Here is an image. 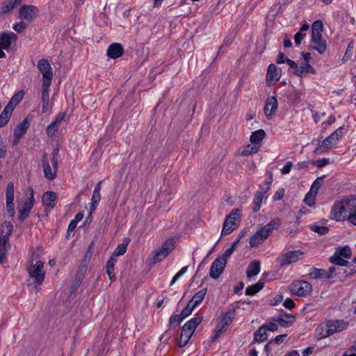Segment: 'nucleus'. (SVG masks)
Instances as JSON below:
<instances>
[{"label": "nucleus", "instance_id": "33", "mask_svg": "<svg viewBox=\"0 0 356 356\" xmlns=\"http://www.w3.org/2000/svg\"><path fill=\"white\" fill-rule=\"evenodd\" d=\"M207 289H203L197 291L192 298V299L189 301L191 303H192L193 305H194L195 307L198 306L204 300L206 294H207Z\"/></svg>", "mask_w": 356, "mask_h": 356}, {"label": "nucleus", "instance_id": "39", "mask_svg": "<svg viewBox=\"0 0 356 356\" xmlns=\"http://www.w3.org/2000/svg\"><path fill=\"white\" fill-rule=\"evenodd\" d=\"M330 261L340 266H346L348 264V262L344 259V258L337 254L336 252L334 254L330 257Z\"/></svg>", "mask_w": 356, "mask_h": 356}, {"label": "nucleus", "instance_id": "29", "mask_svg": "<svg viewBox=\"0 0 356 356\" xmlns=\"http://www.w3.org/2000/svg\"><path fill=\"white\" fill-rule=\"evenodd\" d=\"M22 0H6L0 7V14H5L10 12L17 6H19Z\"/></svg>", "mask_w": 356, "mask_h": 356}, {"label": "nucleus", "instance_id": "23", "mask_svg": "<svg viewBox=\"0 0 356 356\" xmlns=\"http://www.w3.org/2000/svg\"><path fill=\"white\" fill-rule=\"evenodd\" d=\"M38 68L42 75V78L53 76L52 67L47 59H40L38 62Z\"/></svg>", "mask_w": 356, "mask_h": 356}, {"label": "nucleus", "instance_id": "21", "mask_svg": "<svg viewBox=\"0 0 356 356\" xmlns=\"http://www.w3.org/2000/svg\"><path fill=\"white\" fill-rule=\"evenodd\" d=\"M65 116V113H59L56 115L55 120L49 124L47 129V132L49 136L52 137L56 134V133L58 131V127L61 124Z\"/></svg>", "mask_w": 356, "mask_h": 356}, {"label": "nucleus", "instance_id": "35", "mask_svg": "<svg viewBox=\"0 0 356 356\" xmlns=\"http://www.w3.org/2000/svg\"><path fill=\"white\" fill-rule=\"evenodd\" d=\"M116 262L117 259L111 256L106 263V273L111 280H114L115 277L114 266Z\"/></svg>", "mask_w": 356, "mask_h": 356}, {"label": "nucleus", "instance_id": "28", "mask_svg": "<svg viewBox=\"0 0 356 356\" xmlns=\"http://www.w3.org/2000/svg\"><path fill=\"white\" fill-rule=\"evenodd\" d=\"M266 136V133L263 129H259L252 133L250 141L252 145H254L258 146L259 148H261V142Z\"/></svg>", "mask_w": 356, "mask_h": 356}, {"label": "nucleus", "instance_id": "15", "mask_svg": "<svg viewBox=\"0 0 356 356\" xmlns=\"http://www.w3.org/2000/svg\"><path fill=\"white\" fill-rule=\"evenodd\" d=\"M234 317V313L233 311H229L222 316L216 326V337L219 336L225 330L226 327L232 322Z\"/></svg>", "mask_w": 356, "mask_h": 356}, {"label": "nucleus", "instance_id": "42", "mask_svg": "<svg viewBox=\"0 0 356 356\" xmlns=\"http://www.w3.org/2000/svg\"><path fill=\"white\" fill-rule=\"evenodd\" d=\"M23 98V92H19L15 94L6 106H10V108H12L13 111L15 107L21 102Z\"/></svg>", "mask_w": 356, "mask_h": 356}, {"label": "nucleus", "instance_id": "1", "mask_svg": "<svg viewBox=\"0 0 356 356\" xmlns=\"http://www.w3.org/2000/svg\"><path fill=\"white\" fill-rule=\"evenodd\" d=\"M355 207H356V198H343L333 204L329 217L331 220L337 222L345 221Z\"/></svg>", "mask_w": 356, "mask_h": 356}, {"label": "nucleus", "instance_id": "3", "mask_svg": "<svg viewBox=\"0 0 356 356\" xmlns=\"http://www.w3.org/2000/svg\"><path fill=\"white\" fill-rule=\"evenodd\" d=\"M13 226L10 222H4L0 227V264L6 259L7 252L10 248L9 236L13 232Z\"/></svg>", "mask_w": 356, "mask_h": 356}, {"label": "nucleus", "instance_id": "53", "mask_svg": "<svg viewBox=\"0 0 356 356\" xmlns=\"http://www.w3.org/2000/svg\"><path fill=\"white\" fill-rule=\"evenodd\" d=\"M306 33H302V31H299L297 33H296L294 36V40L296 44V45H300L302 40L305 38Z\"/></svg>", "mask_w": 356, "mask_h": 356}, {"label": "nucleus", "instance_id": "19", "mask_svg": "<svg viewBox=\"0 0 356 356\" xmlns=\"http://www.w3.org/2000/svg\"><path fill=\"white\" fill-rule=\"evenodd\" d=\"M280 72L274 64H270L266 74V82L268 86L274 85L280 78Z\"/></svg>", "mask_w": 356, "mask_h": 356}, {"label": "nucleus", "instance_id": "41", "mask_svg": "<svg viewBox=\"0 0 356 356\" xmlns=\"http://www.w3.org/2000/svg\"><path fill=\"white\" fill-rule=\"evenodd\" d=\"M323 24L322 21L316 20L312 25V35H322Z\"/></svg>", "mask_w": 356, "mask_h": 356}, {"label": "nucleus", "instance_id": "30", "mask_svg": "<svg viewBox=\"0 0 356 356\" xmlns=\"http://www.w3.org/2000/svg\"><path fill=\"white\" fill-rule=\"evenodd\" d=\"M309 277L314 280L318 279H330V273H327V271L325 269L321 268H314L309 273Z\"/></svg>", "mask_w": 356, "mask_h": 356}, {"label": "nucleus", "instance_id": "47", "mask_svg": "<svg viewBox=\"0 0 356 356\" xmlns=\"http://www.w3.org/2000/svg\"><path fill=\"white\" fill-rule=\"evenodd\" d=\"M184 318L179 314H175L170 318V325L177 327Z\"/></svg>", "mask_w": 356, "mask_h": 356}, {"label": "nucleus", "instance_id": "6", "mask_svg": "<svg viewBox=\"0 0 356 356\" xmlns=\"http://www.w3.org/2000/svg\"><path fill=\"white\" fill-rule=\"evenodd\" d=\"M240 222L241 210L238 209H232L231 212L225 217L221 231V234L227 235L232 233L239 226Z\"/></svg>", "mask_w": 356, "mask_h": 356}, {"label": "nucleus", "instance_id": "18", "mask_svg": "<svg viewBox=\"0 0 356 356\" xmlns=\"http://www.w3.org/2000/svg\"><path fill=\"white\" fill-rule=\"evenodd\" d=\"M38 13V9L33 6H23L19 9V18L29 22L33 20Z\"/></svg>", "mask_w": 356, "mask_h": 356}, {"label": "nucleus", "instance_id": "20", "mask_svg": "<svg viewBox=\"0 0 356 356\" xmlns=\"http://www.w3.org/2000/svg\"><path fill=\"white\" fill-rule=\"evenodd\" d=\"M327 323L331 335L345 330L348 326V323L343 320H330L327 321Z\"/></svg>", "mask_w": 356, "mask_h": 356}, {"label": "nucleus", "instance_id": "31", "mask_svg": "<svg viewBox=\"0 0 356 356\" xmlns=\"http://www.w3.org/2000/svg\"><path fill=\"white\" fill-rule=\"evenodd\" d=\"M309 73H315L314 69L309 63H305L300 66L298 65L295 71V74L300 77L305 76Z\"/></svg>", "mask_w": 356, "mask_h": 356}, {"label": "nucleus", "instance_id": "4", "mask_svg": "<svg viewBox=\"0 0 356 356\" xmlns=\"http://www.w3.org/2000/svg\"><path fill=\"white\" fill-rule=\"evenodd\" d=\"M59 159L58 149H54L51 159V167L47 154H44L42 158V164L44 175L46 179L53 180L56 177L58 170V161Z\"/></svg>", "mask_w": 356, "mask_h": 356}, {"label": "nucleus", "instance_id": "17", "mask_svg": "<svg viewBox=\"0 0 356 356\" xmlns=\"http://www.w3.org/2000/svg\"><path fill=\"white\" fill-rule=\"evenodd\" d=\"M277 101L275 96L267 98L264 106V113L267 118H271L277 109Z\"/></svg>", "mask_w": 356, "mask_h": 356}, {"label": "nucleus", "instance_id": "22", "mask_svg": "<svg viewBox=\"0 0 356 356\" xmlns=\"http://www.w3.org/2000/svg\"><path fill=\"white\" fill-rule=\"evenodd\" d=\"M101 185L102 181L98 182L94 188L92 196L91 198V206L90 208L89 215H91L92 212L96 209L97 205L101 200Z\"/></svg>", "mask_w": 356, "mask_h": 356}, {"label": "nucleus", "instance_id": "59", "mask_svg": "<svg viewBox=\"0 0 356 356\" xmlns=\"http://www.w3.org/2000/svg\"><path fill=\"white\" fill-rule=\"evenodd\" d=\"M320 186H321L320 182L318 180H315L312 185L309 192L312 193H314L315 194H316Z\"/></svg>", "mask_w": 356, "mask_h": 356}, {"label": "nucleus", "instance_id": "2", "mask_svg": "<svg viewBox=\"0 0 356 356\" xmlns=\"http://www.w3.org/2000/svg\"><path fill=\"white\" fill-rule=\"evenodd\" d=\"M281 224L280 219H273L268 224L261 227L250 238V246L256 248L261 244L275 229H278Z\"/></svg>", "mask_w": 356, "mask_h": 356}, {"label": "nucleus", "instance_id": "9", "mask_svg": "<svg viewBox=\"0 0 356 356\" xmlns=\"http://www.w3.org/2000/svg\"><path fill=\"white\" fill-rule=\"evenodd\" d=\"M28 273L30 277L33 280L35 287L40 285L45 277L44 263L41 261H37L35 264H31L28 268Z\"/></svg>", "mask_w": 356, "mask_h": 356}, {"label": "nucleus", "instance_id": "49", "mask_svg": "<svg viewBox=\"0 0 356 356\" xmlns=\"http://www.w3.org/2000/svg\"><path fill=\"white\" fill-rule=\"evenodd\" d=\"M312 230L321 235L327 234L329 231L328 228L326 226L319 225L316 224H314L312 226Z\"/></svg>", "mask_w": 356, "mask_h": 356}, {"label": "nucleus", "instance_id": "24", "mask_svg": "<svg viewBox=\"0 0 356 356\" xmlns=\"http://www.w3.org/2000/svg\"><path fill=\"white\" fill-rule=\"evenodd\" d=\"M123 51V47L120 43H113L108 46L106 54L111 58H117L122 55Z\"/></svg>", "mask_w": 356, "mask_h": 356}, {"label": "nucleus", "instance_id": "50", "mask_svg": "<svg viewBox=\"0 0 356 356\" xmlns=\"http://www.w3.org/2000/svg\"><path fill=\"white\" fill-rule=\"evenodd\" d=\"M195 307H194V305H192V303H191L190 302H188L187 305L186 307H184L183 309V310L181 311V316L185 318H186L187 316H188L193 312V310L195 309Z\"/></svg>", "mask_w": 356, "mask_h": 356}, {"label": "nucleus", "instance_id": "11", "mask_svg": "<svg viewBox=\"0 0 356 356\" xmlns=\"http://www.w3.org/2000/svg\"><path fill=\"white\" fill-rule=\"evenodd\" d=\"M28 193L29 197L27 199L24 203L20 204L18 206V219L20 221H24L28 217L34 204L33 190L32 188H29Z\"/></svg>", "mask_w": 356, "mask_h": 356}, {"label": "nucleus", "instance_id": "43", "mask_svg": "<svg viewBox=\"0 0 356 356\" xmlns=\"http://www.w3.org/2000/svg\"><path fill=\"white\" fill-rule=\"evenodd\" d=\"M259 149L260 148H259L258 146L252 144L248 145L241 151V154L242 156L254 154L257 153Z\"/></svg>", "mask_w": 356, "mask_h": 356}, {"label": "nucleus", "instance_id": "60", "mask_svg": "<svg viewBox=\"0 0 356 356\" xmlns=\"http://www.w3.org/2000/svg\"><path fill=\"white\" fill-rule=\"evenodd\" d=\"M263 326L266 327V330H269L271 332H275L277 330V324L273 322L269 323L266 325H264Z\"/></svg>", "mask_w": 356, "mask_h": 356}, {"label": "nucleus", "instance_id": "62", "mask_svg": "<svg viewBox=\"0 0 356 356\" xmlns=\"http://www.w3.org/2000/svg\"><path fill=\"white\" fill-rule=\"evenodd\" d=\"M312 197V193L309 192L305 197V203L309 206V207H312L313 204H314V202L313 201V200L311 198Z\"/></svg>", "mask_w": 356, "mask_h": 356}, {"label": "nucleus", "instance_id": "5", "mask_svg": "<svg viewBox=\"0 0 356 356\" xmlns=\"http://www.w3.org/2000/svg\"><path fill=\"white\" fill-rule=\"evenodd\" d=\"M202 321V317H194L188 321L182 327L179 344L180 347L185 346L193 334L196 327Z\"/></svg>", "mask_w": 356, "mask_h": 356}, {"label": "nucleus", "instance_id": "25", "mask_svg": "<svg viewBox=\"0 0 356 356\" xmlns=\"http://www.w3.org/2000/svg\"><path fill=\"white\" fill-rule=\"evenodd\" d=\"M327 321L321 323L316 328L315 334L318 339H325L331 335Z\"/></svg>", "mask_w": 356, "mask_h": 356}, {"label": "nucleus", "instance_id": "64", "mask_svg": "<svg viewBox=\"0 0 356 356\" xmlns=\"http://www.w3.org/2000/svg\"><path fill=\"white\" fill-rule=\"evenodd\" d=\"M343 356H356V348L346 352Z\"/></svg>", "mask_w": 356, "mask_h": 356}, {"label": "nucleus", "instance_id": "34", "mask_svg": "<svg viewBox=\"0 0 356 356\" xmlns=\"http://www.w3.org/2000/svg\"><path fill=\"white\" fill-rule=\"evenodd\" d=\"M29 126V123L27 120H24L19 124L17 126V127L14 130V136L21 137L25 134L28 127Z\"/></svg>", "mask_w": 356, "mask_h": 356}, {"label": "nucleus", "instance_id": "8", "mask_svg": "<svg viewBox=\"0 0 356 356\" xmlns=\"http://www.w3.org/2000/svg\"><path fill=\"white\" fill-rule=\"evenodd\" d=\"M304 255L305 252L300 250H287L282 252L279 255L277 258V262L282 267L289 266L300 261Z\"/></svg>", "mask_w": 356, "mask_h": 356}, {"label": "nucleus", "instance_id": "51", "mask_svg": "<svg viewBox=\"0 0 356 356\" xmlns=\"http://www.w3.org/2000/svg\"><path fill=\"white\" fill-rule=\"evenodd\" d=\"M14 200H6V211L9 216L13 218L15 215Z\"/></svg>", "mask_w": 356, "mask_h": 356}, {"label": "nucleus", "instance_id": "48", "mask_svg": "<svg viewBox=\"0 0 356 356\" xmlns=\"http://www.w3.org/2000/svg\"><path fill=\"white\" fill-rule=\"evenodd\" d=\"M53 76H48L42 78V92H46L49 93V87L52 81Z\"/></svg>", "mask_w": 356, "mask_h": 356}, {"label": "nucleus", "instance_id": "26", "mask_svg": "<svg viewBox=\"0 0 356 356\" xmlns=\"http://www.w3.org/2000/svg\"><path fill=\"white\" fill-rule=\"evenodd\" d=\"M16 38V35L13 32H10L9 33H1L0 48L3 49V50H7L11 44V40H15Z\"/></svg>", "mask_w": 356, "mask_h": 356}, {"label": "nucleus", "instance_id": "40", "mask_svg": "<svg viewBox=\"0 0 356 356\" xmlns=\"http://www.w3.org/2000/svg\"><path fill=\"white\" fill-rule=\"evenodd\" d=\"M295 321V317L291 314L286 315V318H279L277 320V322L282 326V327H289V325H292Z\"/></svg>", "mask_w": 356, "mask_h": 356}, {"label": "nucleus", "instance_id": "10", "mask_svg": "<svg viewBox=\"0 0 356 356\" xmlns=\"http://www.w3.org/2000/svg\"><path fill=\"white\" fill-rule=\"evenodd\" d=\"M292 294L299 297H306L311 294L312 291V284L305 280H295L289 286Z\"/></svg>", "mask_w": 356, "mask_h": 356}, {"label": "nucleus", "instance_id": "12", "mask_svg": "<svg viewBox=\"0 0 356 356\" xmlns=\"http://www.w3.org/2000/svg\"><path fill=\"white\" fill-rule=\"evenodd\" d=\"M175 248L173 239H168L165 241L161 248L154 252L153 256L154 263H157L164 259Z\"/></svg>", "mask_w": 356, "mask_h": 356}, {"label": "nucleus", "instance_id": "46", "mask_svg": "<svg viewBox=\"0 0 356 356\" xmlns=\"http://www.w3.org/2000/svg\"><path fill=\"white\" fill-rule=\"evenodd\" d=\"M127 244H120L117 246L115 250L113 252L112 257L116 258V257H119L123 255L127 251Z\"/></svg>", "mask_w": 356, "mask_h": 356}, {"label": "nucleus", "instance_id": "14", "mask_svg": "<svg viewBox=\"0 0 356 356\" xmlns=\"http://www.w3.org/2000/svg\"><path fill=\"white\" fill-rule=\"evenodd\" d=\"M271 184V181L269 182L266 183V187L263 189L261 188V190L259 191H257L255 193L254 198L253 200V208L252 211L254 212H257L261 206L262 202L264 200H266L267 198V191L270 188V186Z\"/></svg>", "mask_w": 356, "mask_h": 356}, {"label": "nucleus", "instance_id": "57", "mask_svg": "<svg viewBox=\"0 0 356 356\" xmlns=\"http://www.w3.org/2000/svg\"><path fill=\"white\" fill-rule=\"evenodd\" d=\"M259 291V290L257 288L254 287V285L249 286L245 289V294L248 296H253Z\"/></svg>", "mask_w": 356, "mask_h": 356}, {"label": "nucleus", "instance_id": "37", "mask_svg": "<svg viewBox=\"0 0 356 356\" xmlns=\"http://www.w3.org/2000/svg\"><path fill=\"white\" fill-rule=\"evenodd\" d=\"M13 111L10 106H6L0 115V127L4 126L8 122Z\"/></svg>", "mask_w": 356, "mask_h": 356}, {"label": "nucleus", "instance_id": "44", "mask_svg": "<svg viewBox=\"0 0 356 356\" xmlns=\"http://www.w3.org/2000/svg\"><path fill=\"white\" fill-rule=\"evenodd\" d=\"M335 252L344 259H348L351 256V249L348 245L339 247Z\"/></svg>", "mask_w": 356, "mask_h": 356}, {"label": "nucleus", "instance_id": "58", "mask_svg": "<svg viewBox=\"0 0 356 356\" xmlns=\"http://www.w3.org/2000/svg\"><path fill=\"white\" fill-rule=\"evenodd\" d=\"M283 305L288 309H293L295 307V302L291 298H286L283 303Z\"/></svg>", "mask_w": 356, "mask_h": 356}, {"label": "nucleus", "instance_id": "38", "mask_svg": "<svg viewBox=\"0 0 356 356\" xmlns=\"http://www.w3.org/2000/svg\"><path fill=\"white\" fill-rule=\"evenodd\" d=\"M267 339V334L265 326H261L254 333V340L262 342Z\"/></svg>", "mask_w": 356, "mask_h": 356}, {"label": "nucleus", "instance_id": "45", "mask_svg": "<svg viewBox=\"0 0 356 356\" xmlns=\"http://www.w3.org/2000/svg\"><path fill=\"white\" fill-rule=\"evenodd\" d=\"M15 188L13 182H9L6 191V200H14Z\"/></svg>", "mask_w": 356, "mask_h": 356}, {"label": "nucleus", "instance_id": "55", "mask_svg": "<svg viewBox=\"0 0 356 356\" xmlns=\"http://www.w3.org/2000/svg\"><path fill=\"white\" fill-rule=\"evenodd\" d=\"M293 167V163L291 161H288L285 164V165L281 169V173L282 175L289 174Z\"/></svg>", "mask_w": 356, "mask_h": 356}, {"label": "nucleus", "instance_id": "61", "mask_svg": "<svg viewBox=\"0 0 356 356\" xmlns=\"http://www.w3.org/2000/svg\"><path fill=\"white\" fill-rule=\"evenodd\" d=\"M308 165H309V162L308 161H301V162L298 163L295 165V168L296 170H300L302 169L307 168Z\"/></svg>", "mask_w": 356, "mask_h": 356}, {"label": "nucleus", "instance_id": "56", "mask_svg": "<svg viewBox=\"0 0 356 356\" xmlns=\"http://www.w3.org/2000/svg\"><path fill=\"white\" fill-rule=\"evenodd\" d=\"M236 249H234L233 247L230 246L228 249L225 250L222 256L219 257L220 258H224L225 260L227 261V259L231 257V255L233 254Z\"/></svg>", "mask_w": 356, "mask_h": 356}, {"label": "nucleus", "instance_id": "13", "mask_svg": "<svg viewBox=\"0 0 356 356\" xmlns=\"http://www.w3.org/2000/svg\"><path fill=\"white\" fill-rule=\"evenodd\" d=\"M227 261L224 258L217 257L212 263L210 268L209 275L213 279H218L222 273Z\"/></svg>", "mask_w": 356, "mask_h": 356}, {"label": "nucleus", "instance_id": "54", "mask_svg": "<svg viewBox=\"0 0 356 356\" xmlns=\"http://www.w3.org/2000/svg\"><path fill=\"white\" fill-rule=\"evenodd\" d=\"M26 27V24L24 22H19L13 24V29L17 33L22 32Z\"/></svg>", "mask_w": 356, "mask_h": 356}, {"label": "nucleus", "instance_id": "32", "mask_svg": "<svg viewBox=\"0 0 356 356\" xmlns=\"http://www.w3.org/2000/svg\"><path fill=\"white\" fill-rule=\"evenodd\" d=\"M260 272V262L258 261H252L248 266L246 274L248 278L257 275Z\"/></svg>", "mask_w": 356, "mask_h": 356}, {"label": "nucleus", "instance_id": "27", "mask_svg": "<svg viewBox=\"0 0 356 356\" xmlns=\"http://www.w3.org/2000/svg\"><path fill=\"white\" fill-rule=\"evenodd\" d=\"M57 195L53 191H47L43 194L42 203L49 208L53 209L56 204Z\"/></svg>", "mask_w": 356, "mask_h": 356}, {"label": "nucleus", "instance_id": "36", "mask_svg": "<svg viewBox=\"0 0 356 356\" xmlns=\"http://www.w3.org/2000/svg\"><path fill=\"white\" fill-rule=\"evenodd\" d=\"M42 112L47 113L51 111V104L49 101V93L42 92Z\"/></svg>", "mask_w": 356, "mask_h": 356}, {"label": "nucleus", "instance_id": "52", "mask_svg": "<svg viewBox=\"0 0 356 356\" xmlns=\"http://www.w3.org/2000/svg\"><path fill=\"white\" fill-rule=\"evenodd\" d=\"M330 163V161L329 159L327 158H323L318 160H316L314 162V165L316 166L318 168H323L328 165Z\"/></svg>", "mask_w": 356, "mask_h": 356}, {"label": "nucleus", "instance_id": "7", "mask_svg": "<svg viewBox=\"0 0 356 356\" xmlns=\"http://www.w3.org/2000/svg\"><path fill=\"white\" fill-rule=\"evenodd\" d=\"M347 129L344 127H340L330 136L324 139L321 144H319L317 149L321 152H325L328 149L333 148L336 146L339 140L346 134Z\"/></svg>", "mask_w": 356, "mask_h": 356}, {"label": "nucleus", "instance_id": "63", "mask_svg": "<svg viewBox=\"0 0 356 356\" xmlns=\"http://www.w3.org/2000/svg\"><path fill=\"white\" fill-rule=\"evenodd\" d=\"M282 296L281 295H277L271 300L270 304L272 305H277L282 301Z\"/></svg>", "mask_w": 356, "mask_h": 356}, {"label": "nucleus", "instance_id": "16", "mask_svg": "<svg viewBox=\"0 0 356 356\" xmlns=\"http://www.w3.org/2000/svg\"><path fill=\"white\" fill-rule=\"evenodd\" d=\"M310 44L311 47L320 54H323L326 51L327 42L323 38L322 35H312Z\"/></svg>", "mask_w": 356, "mask_h": 356}]
</instances>
